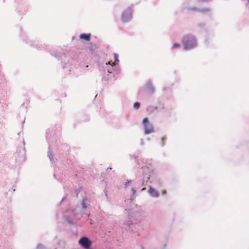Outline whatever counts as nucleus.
Returning a JSON list of instances; mask_svg holds the SVG:
<instances>
[{
	"instance_id": "obj_8",
	"label": "nucleus",
	"mask_w": 249,
	"mask_h": 249,
	"mask_svg": "<svg viewBox=\"0 0 249 249\" xmlns=\"http://www.w3.org/2000/svg\"><path fill=\"white\" fill-rule=\"evenodd\" d=\"M87 201V198L83 199V200L82 201V207L84 209H85L87 208V204H86Z\"/></svg>"
},
{
	"instance_id": "obj_11",
	"label": "nucleus",
	"mask_w": 249,
	"mask_h": 249,
	"mask_svg": "<svg viewBox=\"0 0 249 249\" xmlns=\"http://www.w3.org/2000/svg\"><path fill=\"white\" fill-rule=\"evenodd\" d=\"M114 59H115V62H119V59H118V55L116 53H114Z\"/></svg>"
},
{
	"instance_id": "obj_7",
	"label": "nucleus",
	"mask_w": 249,
	"mask_h": 249,
	"mask_svg": "<svg viewBox=\"0 0 249 249\" xmlns=\"http://www.w3.org/2000/svg\"><path fill=\"white\" fill-rule=\"evenodd\" d=\"M96 49L97 47L96 45H91L89 48V51L90 53L93 54L94 53H95Z\"/></svg>"
},
{
	"instance_id": "obj_2",
	"label": "nucleus",
	"mask_w": 249,
	"mask_h": 249,
	"mask_svg": "<svg viewBox=\"0 0 249 249\" xmlns=\"http://www.w3.org/2000/svg\"><path fill=\"white\" fill-rule=\"evenodd\" d=\"M142 124L144 126L145 134L147 135L154 132V127L152 124L149 123L147 118L143 119Z\"/></svg>"
},
{
	"instance_id": "obj_4",
	"label": "nucleus",
	"mask_w": 249,
	"mask_h": 249,
	"mask_svg": "<svg viewBox=\"0 0 249 249\" xmlns=\"http://www.w3.org/2000/svg\"><path fill=\"white\" fill-rule=\"evenodd\" d=\"M79 243L85 249H89L91 245V242L86 237L81 238Z\"/></svg>"
},
{
	"instance_id": "obj_1",
	"label": "nucleus",
	"mask_w": 249,
	"mask_h": 249,
	"mask_svg": "<svg viewBox=\"0 0 249 249\" xmlns=\"http://www.w3.org/2000/svg\"><path fill=\"white\" fill-rule=\"evenodd\" d=\"M182 43L184 46V49L188 50L193 48L196 44L195 37L190 35L186 36L182 39Z\"/></svg>"
},
{
	"instance_id": "obj_10",
	"label": "nucleus",
	"mask_w": 249,
	"mask_h": 249,
	"mask_svg": "<svg viewBox=\"0 0 249 249\" xmlns=\"http://www.w3.org/2000/svg\"><path fill=\"white\" fill-rule=\"evenodd\" d=\"M166 140L165 137H163L161 139V144L162 145H164L165 144V141Z\"/></svg>"
},
{
	"instance_id": "obj_3",
	"label": "nucleus",
	"mask_w": 249,
	"mask_h": 249,
	"mask_svg": "<svg viewBox=\"0 0 249 249\" xmlns=\"http://www.w3.org/2000/svg\"><path fill=\"white\" fill-rule=\"evenodd\" d=\"M132 14V9L131 7H129L125 10L122 14V20L123 22H126L129 20Z\"/></svg>"
},
{
	"instance_id": "obj_5",
	"label": "nucleus",
	"mask_w": 249,
	"mask_h": 249,
	"mask_svg": "<svg viewBox=\"0 0 249 249\" xmlns=\"http://www.w3.org/2000/svg\"><path fill=\"white\" fill-rule=\"evenodd\" d=\"M148 193L153 197H157L159 196L158 192L152 187H150Z\"/></svg>"
},
{
	"instance_id": "obj_12",
	"label": "nucleus",
	"mask_w": 249,
	"mask_h": 249,
	"mask_svg": "<svg viewBox=\"0 0 249 249\" xmlns=\"http://www.w3.org/2000/svg\"><path fill=\"white\" fill-rule=\"evenodd\" d=\"M180 46L179 44L178 43H174L173 45V48H178Z\"/></svg>"
},
{
	"instance_id": "obj_6",
	"label": "nucleus",
	"mask_w": 249,
	"mask_h": 249,
	"mask_svg": "<svg viewBox=\"0 0 249 249\" xmlns=\"http://www.w3.org/2000/svg\"><path fill=\"white\" fill-rule=\"evenodd\" d=\"M80 38L82 39H84L87 41H89L90 38V34H82L80 36Z\"/></svg>"
},
{
	"instance_id": "obj_13",
	"label": "nucleus",
	"mask_w": 249,
	"mask_h": 249,
	"mask_svg": "<svg viewBox=\"0 0 249 249\" xmlns=\"http://www.w3.org/2000/svg\"><path fill=\"white\" fill-rule=\"evenodd\" d=\"M108 64H109V65H111L112 66H115L116 65V63L115 62H112V61H109L108 62Z\"/></svg>"
},
{
	"instance_id": "obj_15",
	"label": "nucleus",
	"mask_w": 249,
	"mask_h": 249,
	"mask_svg": "<svg viewBox=\"0 0 249 249\" xmlns=\"http://www.w3.org/2000/svg\"><path fill=\"white\" fill-rule=\"evenodd\" d=\"M129 183V181H128L127 182L125 183V187H126L127 185H128V183Z\"/></svg>"
},
{
	"instance_id": "obj_9",
	"label": "nucleus",
	"mask_w": 249,
	"mask_h": 249,
	"mask_svg": "<svg viewBox=\"0 0 249 249\" xmlns=\"http://www.w3.org/2000/svg\"><path fill=\"white\" fill-rule=\"evenodd\" d=\"M140 104L139 102H136L134 104V107L136 109H138L140 107Z\"/></svg>"
},
{
	"instance_id": "obj_14",
	"label": "nucleus",
	"mask_w": 249,
	"mask_h": 249,
	"mask_svg": "<svg viewBox=\"0 0 249 249\" xmlns=\"http://www.w3.org/2000/svg\"><path fill=\"white\" fill-rule=\"evenodd\" d=\"M132 191L133 192V196L135 194L136 192V191L135 189L134 188H132Z\"/></svg>"
}]
</instances>
